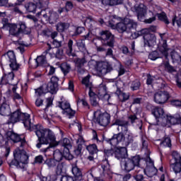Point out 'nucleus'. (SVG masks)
I'll use <instances>...</instances> for the list:
<instances>
[{"label":"nucleus","mask_w":181,"mask_h":181,"mask_svg":"<svg viewBox=\"0 0 181 181\" xmlns=\"http://www.w3.org/2000/svg\"><path fill=\"white\" fill-rule=\"evenodd\" d=\"M109 26L112 29H116L119 33L127 32H132L135 30L138 26V23L130 18H125L122 20L120 17L113 16L112 20L109 21Z\"/></svg>","instance_id":"obj_3"},{"label":"nucleus","mask_w":181,"mask_h":181,"mask_svg":"<svg viewBox=\"0 0 181 181\" xmlns=\"http://www.w3.org/2000/svg\"><path fill=\"white\" fill-rule=\"evenodd\" d=\"M57 30L58 32H64V30H67L69 28H70V23H59L57 25Z\"/></svg>","instance_id":"obj_31"},{"label":"nucleus","mask_w":181,"mask_h":181,"mask_svg":"<svg viewBox=\"0 0 181 181\" xmlns=\"http://www.w3.org/2000/svg\"><path fill=\"white\" fill-rule=\"evenodd\" d=\"M171 105H173L174 107H181V100H171Z\"/></svg>","instance_id":"obj_64"},{"label":"nucleus","mask_w":181,"mask_h":181,"mask_svg":"<svg viewBox=\"0 0 181 181\" xmlns=\"http://www.w3.org/2000/svg\"><path fill=\"white\" fill-rule=\"evenodd\" d=\"M8 26L10 28L9 33L13 36H19L21 33H24V35L30 33V30L26 28V24L23 22H19L18 24H9Z\"/></svg>","instance_id":"obj_9"},{"label":"nucleus","mask_w":181,"mask_h":181,"mask_svg":"<svg viewBox=\"0 0 181 181\" xmlns=\"http://www.w3.org/2000/svg\"><path fill=\"white\" fill-rule=\"evenodd\" d=\"M76 144L78 145V148L76 150V152L80 153L81 149H83V145H84V139H83L82 136H78V139L76 140Z\"/></svg>","instance_id":"obj_36"},{"label":"nucleus","mask_w":181,"mask_h":181,"mask_svg":"<svg viewBox=\"0 0 181 181\" xmlns=\"http://www.w3.org/2000/svg\"><path fill=\"white\" fill-rule=\"evenodd\" d=\"M132 11L136 13L138 20L141 22H142V21H144V19H145L148 15L146 13L148 8L143 4L135 5L133 8H132Z\"/></svg>","instance_id":"obj_13"},{"label":"nucleus","mask_w":181,"mask_h":181,"mask_svg":"<svg viewBox=\"0 0 181 181\" xmlns=\"http://www.w3.org/2000/svg\"><path fill=\"white\" fill-rule=\"evenodd\" d=\"M82 21L83 22L85 26L88 28V29L91 30L94 28V25H95V21L93 20L91 17H83L82 18Z\"/></svg>","instance_id":"obj_26"},{"label":"nucleus","mask_w":181,"mask_h":181,"mask_svg":"<svg viewBox=\"0 0 181 181\" xmlns=\"http://www.w3.org/2000/svg\"><path fill=\"white\" fill-rule=\"evenodd\" d=\"M18 121H23L24 127L29 131H32V127L35 126L30 122V115L28 113H22L21 110L15 111L10 115L8 124H15Z\"/></svg>","instance_id":"obj_5"},{"label":"nucleus","mask_w":181,"mask_h":181,"mask_svg":"<svg viewBox=\"0 0 181 181\" xmlns=\"http://www.w3.org/2000/svg\"><path fill=\"white\" fill-rule=\"evenodd\" d=\"M152 114L157 121V125H161V127L169 128L172 125H176V124L181 122L180 119L170 115H166L162 107H155L152 111Z\"/></svg>","instance_id":"obj_4"},{"label":"nucleus","mask_w":181,"mask_h":181,"mask_svg":"<svg viewBox=\"0 0 181 181\" xmlns=\"http://www.w3.org/2000/svg\"><path fill=\"white\" fill-rule=\"evenodd\" d=\"M100 97L102 98H104V100H106V101H108L110 100V95L107 93V87L104 84L100 85V89L98 93Z\"/></svg>","instance_id":"obj_24"},{"label":"nucleus","mask_w":181,"mask_h":181,"mask_svg":"<svg viewBox=\"0 0 181 181\" xmlns=\"http://www.w3.org/2000/svg\"><path fill=\"white\" fill-rule=\"evenodd\" d=\"M7 141H12V142H21V146L23 147L26 145V141L21 140V136L13 132H8L6 134Z\"/></svg>","instance_id":"obj_20"},{"label":"nucleus","mask_w":181,"mask_h":181,"mask_svg":"<svg viewBox=\"0 0 181 181\" xmlns=\"http://www.w3.org/2000/svg\"><path fill=\"white\" fill-rule=\"evenodd\" d=\"M46 165H47L48 168H54V166H57L59 163L54 159H47L45 161Z\"/></svg>","instance_id":"obj_46"},{"label":"nucleus","mask_w":181,"mask_h":181,"mask_svg":"<svg viewBox=\"0 0 181 181\" xmlns=\"http://www.w3.org/2000/svg\"><path fill=\"white\" fill-rule=\"evenodd\" d=\"M101 168L100 176H105L110 174V164L108 163V160H103Z\"/></svg>","instance_id":"obj_27"},{"label":"nucleus","mask_w":181,"mask_h":181,"mask_svg":"<svg viewBox=\"0 0 181 181\" xmlns=\"http://www.w3.org/2000/svg\"><path fill=\"white\" fill-rule=\"evenodd\" d=\"M76 46L81 52H86V42L83 40H78L76 41Z\"/></svg>","instance_id":"obj_39"},{"label":"nucleus","mask_w":181,"mask_h":181,"mask_svg":"<svg viewBox=\"0 0 181 181\" xmlns=\"http://www.w3.org/2000/svg\"><path fill=\"white\" fill-rule=\"evenodd\" d=\"M170 168L175 175H177V173H180L181 172V163L177 162V163H172L170 165Z\"/></svg>","instance_id":"obj_34"},{"label":"nucleus","mask_w":181,"mask_h":181,"mask_svg":"<svg viewBox=\"0 0 181 181\" xmlns=\"http://www.w3.org/2000/svg\"><path fill=\"white\" fill-rule=\"evenodd\" d=\"M89 97L90 100V104H92L93 107H97V105H98V95L93 92L92 89L89 90Z\"/></svg>","instance_id":"obj_29"},{"label":"nucleus","mask_w":181,"mask_h":181,"mask_svg":"<svg viewBox=\"0 0 181 181\" xmlns=\"http://www.w3.org/2000/svg\"><path fill=\"white\" fill-rule=\"evenodd\" d=\"M13 77H15L13 72H9L8 74H4L1 78V84H12Z\"/></svg>","instance_id":"obj_23"},{"label":"nucleus","mask_w":181,"mask_h":181,"mask_svg":"<svg viewBox=\"0 0 181 181\" xmlns=\"http://www.w3.org/2000/svg\"><path fill=\"white\" fill-rule=\"evenodd\" d=\"M47 90L51 93V94H54L57 90V85H54L52 82H49L47 86Z\"/></svg>","instance_id":"obj_41"},{"label":"nucleus","mask_w":181,"mask_h":181,"mask_svg":"<svg viewBox=\"0 0 181 181\" xmlns=\"http://www.w3.org/2000/svg\"><path fill=\"white\" fill-rule=\"evenodd\" d=\"M153 83H156L155 77H153L151 75H148L147 81H146V83L148 84V86H153Z\"/></svg>","instance_id":"obj_57"},{"label":"nucleus","mask_w":181,"mask_h":181,"mask_svg":"<svg viewBox=\"0 0 181 181\" xmlns=\"http://www.w3.org/2000/svg\"><path fill=\"white\" fill-rule=\"evenodd\" d=\"M160 57H162L160 56V54H159V53H158V51H153L151 52L148 55V58L151 60H156V59H159Z\"/></svg>","instance_id":"obj_50"},{"label":"nucleus","mask_w":181,"mask_h":181,"mask_svg":"<svg viewBox=\"0 0 181 181\" xmlns=\"http://www.w3.org/2000/svg\"><path fill=\"white\" fill-rule=\"evenodd\" d=\"M170 98V95L168 91H158L154 95V101L156 104H165Z\"/></svg>","instance_id":"obj_18"},{"label":"nucleus","mask_w":181,"mask_h":181,"mask_svg":"<svg viewBox=\"0 0 181 181\" xmlns=\"http://www.w3.org/2000/svg\"><path fill=\"white\" fill-rule=\"evenodd\" d=\"M4 57L9 62L10 69L12 71H18V70H19L20 66L16 62V57L15 56V52H13V51H8L4 54Z\"/></svg>","instance_id":"obj_14"},{"label":"nucleus","mask_w":181,"mask_h":181,"mask_svg":"<svg viewBox=\"0 0 181 181\" xmlns=\"http://www.w3.org/2000/svg\"><path fill=\"white\" fill-rule=\"evenodd\" d=\"M70 69H71L70 65L68 64L67 63H63L61 65V70L64 73V74H67V73L70 71Z\"/></svg>","instance_id":"obj_49"},{"label":"nucleus","mask_w":181,"mask_h":181,"mask_svg":"<svg viewBox=\"0 0 181 181\" xmlns=\"http://www.w3.org/2000/svg\"><path fill=\"white\" fill-rule=\"evenodd\" d=\"M35 62L37 64V66H47V60H46V56L41 55L37 57L35 59Z\"/></svg>","instance_id":"obj_33"},{"label":"nucleus","mask_w":181,"mask_h":181,"mask_svg":"<svg viewBox=\"0 0 181 181\" xmlns=\"http://www.w3.org/2000/svg\"><path fill=\"white\" fill-rule=\"evenodd\" d=\"M11 114V107L7 103H3L0 107V115L6 117Z\"/></svg>","instance_id":"obj_28"},{"label":"nucleus","mask_w":181,"mask_h":181,"mask_svg":"<svg viewBox=\"0 0 181 181\" xmlns=\"http://www.w3.org/2000/svg\"><path fill=\"white\" fill-rule=\"evenodd\" d=\"M160 67L168 73H173V71H175V69H173V66H170V64H169V61L168 60L163 61Z\"/></svg>","instance_id":"obj_30"},{"label":"nucleus","mask_w":181,"mask_h":181,"mask_svg":"<svg viewBox=\"0 0 181 181\" xmlns=\"http://www.w3.org/2000/svg\"><path fill=\"white\" fill-rule=\"evenodd\" d=\"M110 114L101 112V110H97L93 112V119L96 121L101 127H107L110 124Z\"/></svg>","instance_id":"obj_12"},{"label":"nucleus","mask_w":181,"mask_h":181,"mask_svg":"<svg viewBox=\"0 0 181 181\" xmlns=\"http://www.w3.org/2000/svg\"><path fill=\"white\" fill-rule=\"evenodd\" d=\"M36 16L42 21H45L46 22H49V23H54L59 18V16L56 12L47 8L45 10H41L37 13Z\"/></svg>","instance_id":"obj_10"},{"label":"nucleus","mask_w":181,"mask_h":181,"mask_svg":"<svg viewBox=\"0 0 181 181\" xmlns=\"http://www.w3.org/2000/svg\"><path fill=\"white\" fill-rule=\"evenodd\" d=\"M85 29L83 27H78L76 30V32L72 36H77V35H81V33H83L84 32Z\"/></svg>","instance_id":"obj_61"},{"label":"nucleus","mask_w":181,"mask_h":181,"mask_svg":"<svg viewBox=\"0 0 181 181\" xmlns=\"http://www.w3.org/2000/svg\"><path fill=\"white\" fill-rule=\"evenodd\" d=\"M157 16H158L159 21H162L163 22H164V23H165V25H169V20H168L166 13H158Z\"/></svg>","instance_id":"obj_44"},{"label":"nucleus","mask_w":181,"mask_h":181,"mask_svg":"<svg viewBox=\"0 0 181 181\" xmlns=\"http://www.w3.org/2000/svg\"><path fill=\"white\" fill-rule=\"evenodd\" d=\"M73 52V40H70L68 42V54L70 56Z\"/></svg>","instance_id":"obj_60"},{"label":"nucleus","mask_w":181,"mask_h":181,"mask_svg":"<svg viewBox=\"0 0 181 181\" xmlns=\"http://www.w3.org/2000/svg\"><path fill=\"white\" fill-rule=\"evenodd\" d=\"M72 175L76 177L75 180H81L83 179V173H81V170L77 167L76 164L72 165L71 168Z\"/></svg>","instance_id":"obj_22"},{"label":"nucleus","mask_w":181,"mask_h":181,"mask_svg":"<svg viewBox=\"0 0 181 181\" xmlns=\"http://www.w3.org/2000/svg\"><path fill=\"white\" fill-rule=\"evenodd\" d=\"M82 84H84L86 87H88L89 88V90H91V83L90 81V75H88L86 77L83 78Z\"/></svg>","instance_id":"obj_48"},{"label":"nucleus","mask_w":181,"mask_h":181,"mask_svg":"<svg viewBox=\"0 0 181 181\" xmlns=\"http://www.w3.org/2000/svg\"><path fill=\"white\" fill-rule=\"evenodd\" d=\"M54 160H55L58 163L63 159V153H62L59 150H55L54 151Z\"/></svg>","instance_id":"obj_38"},{"label":"nucleus","mask_w":181,"mask_h":181,"mask_svg":"<svg viewBox=\"0 0 181 181\" xmlns=\"http://www.w3.org/2000/svg\"><path fill=\"white\" fill-rule=\"evenodd\" d=\"M139 36H143L144 47L152 49L156 45V37L153 34H149V30H141L132 34L133 39H136Z\"/></svg>","instance_id":"obj_6"},{"label":"nucleus","mask_w":181,"mask_h":181,"mask_svg":"<svg viewBox=\"0 0 181 181\" xmlns=\"http://www.w3.org/2000/svg\"><path fill=\"white\" fill-rule=\"evenodd\" d=\"M86 149L90 155H94V153H97V152H98V148H97V145L95 144H90L86 146Z\"/></svg>","instance_id":"obj_40"},{"label":"nucleus","mask_w":181,"mask_h":181,"mask_svg":"<svg viewBox=\"0 0 181 181\" xmlns=\"http://www.w3.org/2000/svg\"><path fill=\"white\" fill-rule=\"evenodd\" d=\"M100 37L99 38L100 40H103L104 42H107V43L103 42L104 46H109L110 47H114V35L111 33L109 30H103L100 33Z\"/></svg>","instance_id":"obj_15"},{"label":"nucleus","mask_w":181,"mask_h":181,"mask_svg":"<svg viewBox=\"0 0 181 181\" xmlns=\"http://www.w3.org/2000/svg\"><path fill=\"white\" fill-rule=\"evenodd\" d=\"M88 66L93 69L95 67L98 74H107L111 71V66L108 65L107 62H99L97 63L95 60H90L88 63Z\"/></svg>","instance_id":"obj_11"},{"label":"nucleus","mask_w":181,"mask_h":181,"mask_svg":"<svg viewBox=\"0 0 181 181\" xmlns=\"http://www.w3.org/2000/svg\"><path fill=\"white\" fill-rule=\"evenodd\" d=\"M109 144H110L112 146H117L119 144L124 145V134L122 133L114 134L112 138L110 139Z\"/></svg>","instance_id":"obj_21"},{"label":"nucleus","mask_w":181,"mask_h":181,"mask_svg":"<svg viewBox=\"0 0 181 181\" xmlns=\"http://www.w3.org/2000/svg\"><path fill=\"white\" fill-rule=\"evenodd\" d=\"M53 104V98H48L46 100L45 108H49Z\"/></svg>","instance_id":"obj_63"},{"label":"nucleus","mask_w":181,"mask_h":181,"mask_svg":"<svg viewBox=\"0 0 181 181\" xmlns=\"http://www.w3.org/2000/svg\"><path fill=\"white\" fill-rule=\"evenodd\" d=\"M58 106L62 110V114H64V115H67L69 118L74 117V114H76V112L71 110L70 103H69L67 100L59 102Z\"/></svg>","instance_id":"obj_17"},{"label":"nucleus","mask_w":181,"mask_h":181,"mask_svg":"<svg viewBox=\"0 0 181 181\" xmlns=\"http://www.w3.org/2000/svg\"><path fill=\"white\" fill-rule=\"evenodd\" d=\"M18 86L16 85H13L12 87V91L13 93V98L14 100H22V96L19 95V93H16V90Z\"/></svg>","instance_id":"obj_52"},{"label":"nucleus","mask_w":181,"mask_h":181,"mask_svg":"<svg viewBox=\"0 0 181 181\" xmlns=\"http://www.w3.org/2000/svg\"><path fill=\"white\" fill-rule=\"evenodd\" d=\"M114 154L117 159H122L120 165L123 170L131 172V170H134L135 168H139V161L141 160V158H139V156H135L131 158H127L128 156L127 148L116 147L115 148Z\"/></svg>","instance_id":"obj_2"},{"label":"nucleus","mask_w":181,"mask_h":181,"mask_svg":"<svg viewBox=\"0 0 181 181\" xmlns=\"http://www.w3.org/2000/svg\"><path fill=\"white\" fill-rule=\"evenodd\" d=\"M149 16L150 18L148 19L144 18L141 22H144V23H152V22H155V21H156V17H155L153 12L149 11L146 18Z\"/></svg>","instance_id":"obj_37"},{"label":"nucleus","mask_w":181,"mask_h":181,"mask_svg":"<svg viewBox=\"0 0 181 181\" xmlns=\"http://www.w3.org/2000/svg\"><path fill=\"white\" fill-rule=\"evenodd\" d=\"M86 63H87L86 58H82V59L78 58L76 61V67H78L79 69H81V67H83V66H84Z\"/></svg>","instance_id":"obj_51"},{"label":"nucleus","mask_w":181,"mask_h":181,"mask_svg":"<svg viewBox=\"0 0 181 181\" xmlns=\"http://www.w3.org/2000/svg\"><path fill=\"white\" fill-rule=\"evenodd\" d=\"M148 160H149L147 162V166L144 172L148 177H153V176H155V175L158 173V169H156L155 165H153V161H152L151 158H148Z\"/></svg>","instance_id":"obj_19"},{"label":"nucleus","mask_w":181,"mask_h":181,"mask_svg":"<svg viewBox=\"0 0 181 181\" xmlns=\"http://www.w3.org/2000/svg\"><path fill=\"white\" fill-rule=\"evenodd\" d=\"M46 93H47V91H44L43 87L35 90V95H37V97H40V95H43V94H46Z\"/></svg>","instance_id":"obj_58"},{"label":"nucleus","mask_w":181,"mask_h":181,"mask_svg":"<svg viewBox=\"0 0 181 181\" xmlns=\"http://www.w3.org/2000/svg\"><path fill=\"white\" fill-rule=\"evenodd\" d=\"M57 177L54 175H49L48 177H41L40 180L41 181H55L57 180Z\"/></svg>","instance_id":"obj_55"},{"label":"nucleus","mask_w":181,"mask_h":181,"mask_svg":"<svg viewBox=\"0 0 181 181\" xmlns=\"http://www.w3.org/2000/svg\"><path fill=\"white\" fill-rule=\"evenodd\" d=\"M14 160L8 163L10 166H16L17 168H23L24 165L29 163V156L24 150L19 148L13 151Z\"/></svg>","instance_id":"obj_7"},{"label":"nucleus","mask_w":181,"mask_h":181,"mask_svg":"<svg viewBox=\"0 0 181 181\" xmlns=\"http://www.w3.org/2000/svg\"><path fill=\"white\" fill-rule=\"evenodd\" d=\"M45 6V1L43 0H34L33 2L27 3L25 8L27 12L35 13L37 8H43Z\"/></svg>","instance_id":"obj_16"},{"label":"nucleus","mask_w":181,"mask_h":181,"mask_svg":"<svg viewBox=\"0 0 181 181\" xmlns=\"http://www.w3.org/2000/svg\"><path fill=\"white\" fill-rule=\"evenodd\" d=\"M35 130V134L40 141V144H37V148H42V145H49L46 148H42V152H47L50 148L57 146L59 144L56 141L54 134L50 129H44L43 127L36 124L32 127V131Z\"/></svg>","instance_id":"obj_1"},{"label":"nucleus","mask_w":181,"mask_h":181,"mask_svg":"<svg viewBox=\"0 0 181 181\" xmlns=\"http://www.w3.org/2000/svg\"><path fill=\"white\" fill-rule=\"evenodd\" d=\"M175 23L177 24L178 28H181V19H176V16L173 18V25L175 26Z\"/></svg>","instance_id":"obj_62"},{"label":"nucleus","mask_w":181,"mask_h":181,"mask_svg":"<svg viewBox=\"0 0 181 181\" xmlns=\"http://www.w3.org/2000/svg\"><path fill=\"white\" fill-rule=\"evenodd\" d=\"M139 87H141V83L139 82V81L136 80L132 82L131 88H132V90H133V91L139 90Z\"/></svg>","instance_id":"obj_54"},{"label":"nucleus","mask_w":181,"mask_h":181,"mask_svg":"<svg viewBox=\"0 0 181 181\" xmlns=\"http://www.w3.org/2000/svg\"><path fill=\"white\" fill-rule=\"evenodd\" d=\"M60 181H77V180H74V178L70 175H64L61 177Z\"/></svg>","instance_id":"obj_59"},{"label":"nucleus","mask_w":181,"mask_h":181,"mask_svg":"<svg viewBox=\"0 0 181 181\" xmlns=\"http://www.w3.org/2000/svg\"><path fill=\"white\" fill-rule=\"evenodd\" d=\"M116 124L118 125V131L125 132L124 135H123V146H128L129 144H132L134 142V135H132V133L128 131V122L117 120Z\"/></svg>","instance_id":"obj_8"},{"label":"nucleus","mask_w":181,"mask_h":181,"mask_svg":"<svg viewBox=\"0 0 181 181\" xmlns=\"http://www.w3.org/2000/svg\"><path fill=\"white\" fill-rule=\"evenodd\" d=\"M54 52H55V53L54 54L52 57H55L59 60H62V59L64 57V53L63 52V49H59V48H54Z\"/></svg>","instance_id":"obj_35"},{"label":"nucleus","mask_w":181,"mask_h":181,"mask_svg":"<svg viewBox=\"0 0 181 181\" xmlns=\"http://www.w3.org/2000/svg\"><path fill=\"white\" fill-rule=\"evenodd\" d=\"M161 146H167L168 148H170L172 146V141H170V138L169 136H165L160 142Z\"/></svg>","instance_id":"obj_42"},{"label":"nucleus","mask_w":181,"mask_h":181,"mask_svg":"<svg viewBox=\"0 0 181 181\" xmlns=\"http://www.w3.org/2000/svg\"><path fill=\"white\" fill-rule=\"evenodd\" d=\"M62 146H64V149L69 151V149L71 148V144H70V140L67 138H65L62 140Z\"/></svg>","instance_id":"obj_45"},{"label":"nucleus","mask_w":181,"mask_h":181,"mask_svg":"<svg viewBox=\"0 0 181 181\" xmlns=\"http://www.w3.org/2000/svg\"><path fill=\"white\" fill-rule=\"evenodd\" d=\"M160 37H161V40L163 42L162 47L160 48V52L165 57L166 60H168V52H169V49H168L167 47L168 45H166V40H163V34H160Z\"/></svg>","instance_id":"obj_25"},{"label":"nucleus","mask_w":181,"mask_h":181,"mask_svg":"<svg viewBox=\"0 0 181 181\" xmlns=\"http://www.w3.org/2000/svg\"><path fill=\"white\" fill-rule=\"evenodd\" d=\"M171 59L174 64H180L181 57L175 51L171 52Z\"/></svg>","instance_id":"obj_32"},{"label":"nucleus","mask_w":181,"mask_h":181,"mask_svg":"<svg viewBox=\"0 0 181 181\" xmlns=\"http://www.w3.org/2000/svg\"><path fill=\"white\" fill-rule=\"evenodd\" d=\"M173 163H181V156L179 152L174 151L172 153Z\"/></svg>","instance_id":"obj_43"},{"label":"nucleus","mask_w":181,"mask_h":181,"mask_svg":"<svg viewBox=\"0 0 181 181\" xmlns=\"http://www.w3.org/2000/svg\"><path fill=\"white\" fill-rule=\"evenodd\" d=\"M129 119H130L132 124H134V122H139V125H142V122L136 118V115H132L129 116Z\"/></svg>","instance_id":"obj_56"},{"label":"nucleus","mask_w":181,"mask_h":181,"mask_svg":"<svg viewBox=\"0 0 181 181\" xmlns=\"http://www.w3.org/2000/svg\"><path fill=\"white\" fill-rule=\"evenodd\" d=\"M63 158H65L67 160H71L73 159V155L70 153V149H64Z\"/></svg>","instance_id":"obj_53"},{"label":"nucleus","mask_w":181,"mask_h":181,"mask_svg":"<svg viewBox=\"0 0 181 181\" xmlns=\"http://www.w3.org/2000/svg\"><path fill=\"white\" fill-rule=\"evenodd\" d=\"M118 97H119V101H122V103H124V101L129 100V93H125L121 92L119 94Z\"/></svg>","instance_id":"obj_47"}]
</instances>
